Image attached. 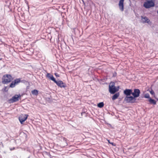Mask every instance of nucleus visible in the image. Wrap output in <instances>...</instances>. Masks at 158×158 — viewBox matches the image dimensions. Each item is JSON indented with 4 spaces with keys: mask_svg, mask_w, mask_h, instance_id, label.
<instances>
[{
    "mask_svg": "<svg viewBox=\"0 0 158 158\" xmlns=\"http://www.w3.org/2000/svg\"><path fill=\"white\" fill-rule=\"evenodd\" d=\"M46 153H48L47 152H46Z\"/></svg>",
    "mask_w": 158,
    "mask_h": 158,
    "instance_id": "nucleus-27",
    "label": "nucleus"
},
{
    "mask_svg": "<svg viewBox=\"0 0 158 158\" xmlns=\"http://www.w3.org/2000/svg\"><path fill=\"white\" fill-rule=\"evenodd\" d=\"M124 0H120L118 4L119 9L121 11H123L124 10Z\"/></svg>",
    "mask_w": 158,
    "mask_h": 158,
    "instance_id": "nucleus-10",
    "label": "nucleus"
},
{
    "mask_svg": "<svg viewBox=\"0 0 158 158\" xmlns=\"http://www.w3.org/2000/svg\"><path fill=\"white\" fill-rule=\"evenodd\" d=\"M15 149V148L13 147L12 148H10V151H12Z\"/></svg>",
    "mask_w": 158,
    "mask_h": 158,
    "instance_id": "nucleus-24",
    "label": "nucleus"
},
{
    "mask_svg": "<svg viewBox=\"0 0 158 158\" xmlns=\"http://www.w3.org/2000/svg\"><path fill=\"white\" fill-rule=\"evenodd\" d=\"M20 95L16 94L13 96L12 98L11 99V100L12 101V102H15L18 101L19 100V98L20 97Z\"/></svg>",
    "mask_w": 158,
    "mask_h": 158,
    "instance_id": "nucleus-9",
    "label": "nucleus"
},
{
    "mask_svg": "<svg viewBox=\"0 0 158 158\" xmlns=\"http://www.w3.org/2000/svg\"><path fill=\"white\" fill-rule=\"evenodd\" d=\"M31 94L33 95L37 96L38 94V91L36 89H34L31 91Z\"/></svg>",
    "mask_w": 158,
    "mask_h": 158,
    "instance_id": "nucleus-15",
    "label": "nucleus"
},
{
    "mask_svg": "<svg viewBox=\"0 0 158 158\" xmlns=\"http://www.w3.org/2000/svg\"><path fill=\"white\" fill-rule=\"evenodd\" d=\"M155 5L154 2L152 0L147 1L144 2L143 6L146 8H149L151 7H153Z\"/></svg>",
    "mask_w": 158,
    "mask_h": 158,
    "instance_id": "nucleus-3",
    "label": "nucleus"
},
{
    "mask_svg": "<svg viewBox=\"0 0 158 158\" xmlns=\"http://www.w3.org/2000/svg\"><path fill=\"white\" fill-rule=\"evenodd\" d=\"M24 80H21V78H16L14 81L15 82V84L16 85H17L20 82H23V81H24Z\"/></svg>",
    "mask_w": 158,
    "mask_h": 158,
    "instance_id": "nucleus-13",
    "label": "nucleus"
},
{
    "mask_svg": "<svg viewBox=\"0 0 158 158\" xmlns=\"http://www.w3.org/2000/svg\"><path fill=\"white\" fill-rule=\"evenodd\" d=\"M55 75L56 76V77H59V74H58V73H55Z\"/></svg>",
    "mask_w": 158,
    "mask_h": 158,
    "instance_id": "nucleus-23",
    "label": "nucleus"
},
{
    "mask_svg": "<svg viewBox=\"0 0 158 158\" xmlns=\"http://www.w3.org/2000/svg\"><path fill=\"white\" fill-rule=\"evenodd\" d=\"M149 101L151 104H152L154 105L156 104V102L154 99H152L151 98H150L149 99Z\"/></svg>",
    "mask_w": 158,
    "mask_h": 158,
    "instance_id": "nucleus-16",
    "label": "nucleus"
},
{
    "mask_svg": "<svg viewBox=\"0 0 158 158\" xmlns=\"http://www.w3.org/2000/svg\"><path fill=\"white\" fill-rule=\"evenodd\" d=\"M12 79V77L10 75H5L3 77V82L4 84L10 82Z\"/></svg>",
    "mask_w": 158,
    "mask_h": 158,
    "instance_id": "nucleus-4",
    "label": "nucleus"
},
{
    "mask_svg": "<svg viewBox=\"0 0 158 158\" xmlns=\"http://www.w3.org/2000/svg\"><path fill=\"white\" fill-rule=\"evenodd\" d=\"M16 84L15 83L14 81H13L11 83L10 85V87L11 88H14L15 87V86L16 85Z\"/></svg>",
    "mask_w": 158,
    "mask_h": 158,
    "instance_id": "nucleus-18",
    "label": "nucleus"
},
{
    "mask_svg": "<svg viewBox=\"0 0 158 158\" xmlns=\"http://www.w3.org/2000/svg\"><path fill=\"white\" fill-rule=\"evenodd\" d=\"M124 100L127 103H133L136 102V99L133 96H126Z\"/></svg>",
    "mask_w": 158,
    "mask_h": 158,
    "instance_id": "nucleus-2",
    "label": "nucleus"
},
{
    "mask_svg": "<svg viewBox=\"0 0 158 158\" xmlns=\"http://www.w3.org/2000/svg\"><path fill=\"white\" fill-rule=\"evenodd\" d=\"M150 93L152 95H154L155 94L154 91L152 90L150 91Z\"/></svg>",
    "mask_w": 158,
    "mask_h": 158,
    "instance_id": "nucleus-20",
    "label": "nucleus"
},
{
    "mask_svg": "<svg viewBox=\"0 0 158 158\" xmlns=\"http://www.w3.org/2000/svg\"><path fill=\"white\" fill-rule=\"evenodd\" d=\"M56 85L60 88H65L66 87V85L61 81H57L56 80L54 82Z\"/></svg>",
    "mask_w": 158,
    "mask_h": 158,
    "instance_id": "nucleus-6",
    "label": "nucleus"
},
{
    "mask_svg": "<svg viewBox=\"0 0 158 158\" xmlns=\"http://www.w3.org/2000/svg\"><path fill=\"white\" fill-rule=\"evenodd\" d=\"M120 94L119 92L115 94L112 97V99L113 100H114L118 98Z\"/></svg>",
    "mask_w": 158,
    "mask_h": 158,
    "instance_id": "nucleus-14",
    "label": "nucleus"
},
{
    "mask_svg": "<svg viewBox=\"0 0 158 158\" xmlns=\"http://www.w3.org/2000/svg\"><path fill=\"white\" fill-rule=\"evenodd\" d=\"M0 147L2 148L3 147V145L2 142H1L0 143Z\"/></svg>",
    "mask_w": 158,
    "mask_h": 158,
    "instance_id": "nucleus-22",
    "label": "nucleus"
},
{
    "mask_svg": "<svg viewBox=\"0 0 158 158\" xmlns=\"http://www.w3.org/2000/svg\"><path fill=\"white\" fill-rule=\"evenodd\" d=\"M140 93V91L139 89H135L134 90V92L132 93V95L135 98L139 97Z\"/></svg>",
    "mask_w": 158,
    "mask_h": 158,
    "instance_id": "nucleus-7",
    "label": "nucleus"
},
{
    "mask_svg": "<svg viewBox=\"0 0 158 158\" xmlns=\"http://www.w3.org/2000/svg\"><path fill=\"white\" fill-rule=\"evenodd\" d=\"M141 18L142 21L143 23H149V22L150 21V20L147 17H143V16H141Z\"/></svg>",
    "mask_w": 158,
    "mask_h": 158,
    "instance_id": "nucleus-11",
    "label": "nucleus"
},
{
    "mask_svg": "<svg viewBox=\"0 0 158 158\" xmlns=\"http://www.w3.org/2000/svg\"><path fill=\"white\" fill-rule=\"evenodd\" d=\"M98 106L100 108H101L103 107L104 104L103 102H101L98 104Z\"/></svg>",
    "mask_w": 158,
    "mask_h": 158,
    "instance_id": "nucleus-17",
    "label": "nucleus"
},
{
    "mask_svg": "<svg viewBox=\"0 0 158 158\" xmlns=\"http://www.w3.org/2000/svg\"><path fill=\"white\" fill-rule=\"evenodd\" d=\"M83 113H84H84H83V112H82V113H81V115L82 114H83Z\"/></svg>",
    "mask_w": 158,
    "mask_h": 158,
    "instance_id": "nucleus-26",
    "label": "nucleus"
},
{
    "mask_svg": "<svg viewBox=\"0 0 158 158\" xmlns=\"http://www.w3.org/2000/svg\"><path fill=\"white\" fill-rule=\"evenodd\" d=\"M119 86L115 87L114 82H111L109 85V91L110 94H113L119 90Z\"/></svg>",
    "mask_w": 158,
    "mask_h": 158,
    "instance_id": "nucleus-1",
    "label": "nucleus"
},
{
    "mask_svg": "<svg viewBox=\"0 0 158 158\" xmlns=\"http://www.w3.org/2000/svg\"><path fill=\"white\" fill-rule=\"evenodd\" d=\"M47 77L54 82L56 80L53 77V76L49 73H48L47 74Z\"/></svg>",
    "mask_w": 158,
    "mask_h": 158,
    "instance_id": "nucleus-12",
    "label": "nucleus"
},
{
    "mask_svg": "<svg viewBox=\"0 0 158 158\" xmlns=\"http://www.w3.org/2000/svg\"><path fill=\"white\" fill-rule=\"evenodd\" d=\"M108 142H109V143H110V144H112L113 145H114V143H113L110 142V140H108Z\"/></svg>",
    "mask_w": 158,
    "mask_h": 158,
    "instance_id": "nucleus-25",
    "label": "nucleus"
},
{
    "mask_svg": "<svg viewBox=\"0 0 158 158\" xmlns=\"http://www.w3.org/2000/svg\"><path fill=\"white\" fill-rule=\"evenodd\" d=\"M144 97L145 98H148L150 99V95L149 94H146L144 96Z\"/></svg>",
    "mask_w": 158,
    "mask_h": 158,
    "instance_id": "nucleus-19",
    "label": "nucleus"
},
{
    "mask_svg": "<svg viewBox=\"0 0 158 158\" xmlns=\"http://www.w3.org/2000/svg\"><path fill=\"white\" fill-rule=\"evenodd\" d=\"M28 116V115L25 114H22L19 116V118L21 124L27 119Z\"/></svg>",
    "mask_w": 158,
    "mask_h": 158,
    "instance_id": "nucleus-5",
    "label": "nucleus"
},
{
    "mask_svg": "<svg viewBox=\"0 0 158 158\" xmlns=\"http://www.w3.org/2000/svg\"><path fill=\"white\" fill-rule=\"evenodd\" d=\"M123 93L126 96H129L131 94L132 95V90L131 89H126L124 91Z\"/></svg>",
    "mask_w": 158,
    "mask_h": 158,
    "instance_id": "nucleus-8",
    "label": "nucleus"
},
{
    "mask_svg": "<svg viewBox=\"0 0 158 158\" xmlns=\"http://www.w3.org/2000/svg\"><path fill=\"white\" fill-rule=\"evenodd\" d=\"M117 75V73L116 72H114L113 74V77H115Z\"/></svg>",
    "mask_w": 158,
    "mask_h": 158,
    "instance_id": "nucleus-21",
    "label": "nucleus"
}]
</instances>
